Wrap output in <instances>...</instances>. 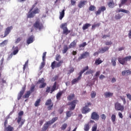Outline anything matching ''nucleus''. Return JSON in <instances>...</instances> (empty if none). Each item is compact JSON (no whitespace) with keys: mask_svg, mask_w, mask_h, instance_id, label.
Masks as SVG:
<instances>
[{"mask_svg":"<svg viewBox=\"0 0 131 131\" xmlns=\"http://www.w3.org/2000/svg\"><path fill=\"white\" fill-rule=\"evenodd\" d=\"M94 73V71L92 70H89V71L86 72L84 74V75H89V74H93Z\"/></svg>","mask_w":131,"mask_h":131,"instance_id":"obj_42","label":"nucleus"},{"mask_svg":"<svg viewBox=\"0 0 131 131\" xmlns=\"http://www.w3.org/2000/svg\"><path fill=\"white\" fill-rule=\"evenodd\" d=\"M115 18L116 20H119V19H121V18H122V15L121 16L120 14L119 13L115 15Z\"/></svg>","mask_w":131,"mask_h":131,"instance_id":"obj_44","label":"nucleus"},{"mask_svg":"<svg viewBox=\"0 0 131 131\" xmlns=\"http://www.w3.org/2000/svg\"><path fill=\"white\" fill-rule=\"evenodd\" d=\"M8 43V40H5L2 42L0 43V47H5Z\"/></svg>","mask_w":131,"mask_h":131,"instance_id":"obj_41","label":"nucleus"},{"mask_svg":"<svg viewBox=\"0 0 131 131\" xmlns=\"http://www.w3.org/2000/svg\"><path fill=\"white\" fill-rule=\"evenodd\" d=\"M73 72H74V69L73 68H71L69 70V72L68 73V74L69 75H70L71 73H73Z\"/></svg>","mask_w":131,"mask_h":131,"instance_id":"obj_53","label":"nucleus"},{"mask_svg":"<svg viewBox=\"0 0 131 131\" xmlns=\"http://www.w3.org/2000/svg\"><path fill=\"white\" fill-rule=\"evenodd\" d=\"M77 103H78V100H74L72 102H69L68 105L70 106L69 110H74V109H75V106H76Z\"/></svg>","mask_w":131,"mask_h":131,"instance_id":"obj_9","label":"nucleus"},{"mask_svg":"<svg viewBox=\"0 0 131 131\" xmlns=\"http://www.w3.org/2000/svg\"><path fill=\"white\" fill-rule=\"evenodd\" d=\"M47 85V83H42L41 84L39 85V89H43L44 88H46Z\"/></svg>","mask_w":131,"mask_h":131,"instance_id":"obj_47","label":"nucleus"},{"mask_svg":"<svg viewBox=\"0 0 131 131\" xmlns=\"http://www.w3.org/2000/svg\"><path fill=\"white\" fill-rule=\"evenodd\" d=\"M91 24H85L84 25H83V27H82V29L83 30H86V29H89V27H91Z\"/></svg>","mask_w":131,"mask_h":131,"instance_id":"obj_25","label":"nucleus"},{"mask_svg":"<svg viewBox=\"0 0 131 131\" xmlns=\"http://www.w3.org/2000/svg\"><path fill=\"white\" fill-rule=\"evenodd\" d=\"M27 65H28V60H27L24 65L23 70H25V69H26V66H27Z\"/></svg>","mask_w":131,"mask_h":131,"instance_id":"obj_63","label":"nucleus"},{"mask_svg":"<svg viewBox=\"0 0 131 131\" xmlns=\"http://www.w3.org/2000/svg\"><path fill=\"white\" fill-rule=\"evenodd\" d=\"M86 70H89V66H86L84 67L82 70L80 71V72L79 73V76L77 78H75L72 80V84L73 85V84H75V83H77L80 79H81V76H82V74L84 73Z\"/></svg>","mask_w":131,"mask_h":131,"instance_id":"obj_1","label":"nucleus"},{"mask_svg":"<svg viewBox=\"0 0 131 131\" xmlns=\"http://www.w3.org/2000/svg\"><path fill=\"white\" fill-rule=\"evenodd\" d=\"M115 109L116 111H121L123 112L124 110V106L121 105V103L119 102H116L115 103Z\"/></svg>","mask_w":131,"mask_h":131,"instance_id":"obj_8","label":"nucleus"},{"mask_svg":"<svg viewBox=\"0 0 131 131\" xmlns=\"http://www.w3.org/2000/svg\"><path fill=\"white\" fill-rule=\"evenodd\" d=\"M45 83V79L43 78H42L41 79H39L37 83V84H39V83Z\"/></svg>","mask_w":131,"mask_h":131,"instance_id":"obj_51","label":"nucleus"},{"mask_svg":"<svg viewBox=\"0 0 131 131\" xmlns=\"http://www.w3.org/2000/svg\"><path fill=\"white\" fill-rule=\"evenodd\" d=\"M51 87L50 86H47L46 88V93H48V94H49V93H51Z\"/></svg>","mask_w":131,"mask_h":131,"instance_id":"obj_59","label":"nucleus"},{"mask_svg":"<svg viewBox=\"0 0 131 131\" xmlns=\"http://www.w3.org/2000/svg\"><path fill=\"white\" fill-rule=\"evenodd\" d=\"M24 114V112L20 111L18 113V116L17 118V123L19 124V127H22V126L24 124L25 122V120H22V116Z\"/></svg>","mask_w":131,"mask_h":131,"instance_id":"obj_3","label":"nucleus"},{"mask_svg":"<svg viewBox=\"0 0 131 131\" xmlns=\"http://www.w3.org/2000/svg\"><path fill=\"white\" fill-rule=\"evenodd\" d=\"M117 60V58L116 57H113L112 58V63L113 64V66H116V61Z\"/></svg>","mask_w":131,"mask_h":131,"instance_id":"obj_34","label":"nucleus"},{"mask_svg":"<svg viewBox=\"0 0 131 131\" xmlns=\"http://www.w3.org/2000/svg\"><path fill=\"white\" fill-rule=\"evenodd\" d=\"M22 40V37H18L15 40V43H19Z\"/></svg>","mask_w":131,"mask_h":131,"instance_id":"obj_57","label":"nucleus"},{"mask_svg":"<svg viewBox=\"0 0 131 131\" xmlns=\"http://www.w3.org/2000/svg\"><path fill=\"white\" fill-rule=\"evenodd\" d=\"M105 46H111L112 45V41H106L105 43Z\"/></svg>","mask_w":131,"mask_h":131,"instance_id":"obj_60","label":"nucleus"},{"mask_svg":"<svg viewBox=\"0 0 131 131\" xmlns=\"http://www.w3.org/2000/svg\"><path fill=\"white\" fill-rule=\"evenodd\" d=\"M90 127H91V123L88 122L87 123H85L84 125L83 129H84V131H89Z\"/></svg>","mask_w":131,"mask_h":131,"instance_id":"obj_19","label":"nucleus"},{"mask_svg":"<svg viewBox=\"0 0 131 131\" xmlns=\"http://www.w3.org/2000/svg\"><path fill=\"white\" fill-rule=\"evenodd\" d=\"M118 60L120 64H122V65H124V64H125V62H126L125 57L124 58L122 57L118 58Z\"/></svg>","mask_w":131,"mask_h":131,"instance_id":"obj_20","label":"nucleus"},{"mask_svg":"<svg viewBox=\"0 0 131 131\" xmlns=\"http://www.w3.org/2000/svg\"><path fill=\"white\" fill-rule=\"evenodd\" d=\"M77 43V40H75L73 42H72L69 45V49H71L72 48H75L76 47V43Z\"/></svg>","mask_w":131,"mask_h":131,"instance_id":"obj_23","label":"nucleus"},{"mask_svg":"<svg viewBox=\"0 0 131 131\" xmlns=\"http://www.w3.org/2000/svg\"><path fill=\"white\" fill-rule=\"evenodd\" d=\"M101 63H103V60H100V58L96 59L95 62V64L96 66L100 65V64H101Z\"/></svg>","mask_w":131,"mask_h":131,"instance_id":"obj_30","label":"nucleus"},{"mask_svg":"<svg viewBox=\"0 0 131 131\" xmlns=\"http://www.w3.org/2000/svg\"><path fill=\"white\" fill-rule=\"evenodd\" d=\"M31 94V93L30 92V91H27L26 94H25L24 95V98H25V99L29 98Z\"/></svg>","mask_w":131,"mask_h":131,"instance_id":"obj_40","label":"nucleus"},{"mask_svg":"<svg viewBox=\"0 0 131 131\" xmlns=\"http://www.w3.org/2000/svg\"><path fill=\"white\" fill-rule=\"evenodd\" d=\"M76 4V1L74 0H71V5L72 6H75Z\"/></svg>","mask_w":131,"mask_h":131,"instance_id":"obj_64","label":"nucleus"},{"mask_svg":"<svg viewBox=\"0 0 131 131\" xmlns=\"http://www.w3.org/2000/svg\"><path fill=\"white\" fill-rule=\"evenodd\" d=\"M86 3H88V1H81L80 3L78 4V7H79L80 9H81V8L85 6Z\"/></svg>","mask_w":131,"mask_h":131,"instance_id":"obj_18","label":"nucleus"},{"mask_svg":"<svg viewBox=\"0 0 131 131\" xmlns=\"http://www.w3.org/2000/svg\"><path fill=\"white\" fill-rule=\"evenodd\" d=\"M62 95H63V91H60L56 94V99L57 100H59L60 98L62 96Z\"/></svg>","mask_w":131,"mask_h":131,"instance_id":"obj_31","label":"nucleus"},{"mask_svg":"<svg viewBox=\"0 0 131 131\" xmlns=\"http://www.w3.org/2000/svg\"><path fill=\"white\" fill-rule=\"evenodd\" d=\"M125 59H126V62H127V61H130L131 56H126L125 57Z\"/></svg>","mask_w":131,"mask_h":131,"instance_id":"obj_62","label":"nucleus"},{"mask_svg":"<svg viewBox=\"0 0 131 131\" xmlns=\"http://www.w3.org/2000/svg\"><path fill=\"white\" fill-rule=\"evenodd\" d=\"M46 61H43L42 60V62L41 63V65L39 67V69L40 70H41V69H42V68H43V67H45V65H46Z\"/></svg>","mask_w":131,"mask_h":131,"instance_id":"obj_43","label":"nucleus"},{"mask_svg":"<svg viewBox=\"0 0 131 131\" xmlns=\"http://www.w3.org/2000/svg\"><path fill=\"white\" fill-rule=\"evenodd\" d=\"M88 57H90V53L88 51L84 52L80 54V56L78 57V60L80 61V60H82V59H85L88 58Z\"/></svg>","mask_w":131,"mask_h":131,"instance_id":"obj_10","label":"nucleus"},{"mask_svg":"<svg viewBox=\"0 0 131 131\" xmlns=\"http://www.w3.org/2000/svg\"><path fill=\"white\" fill-rule=\"evenodd\" d=\"M96 92L93 91L91 92V96L92 99H94L96 97Z\"/></svg>","mask_w":131,"mask_h":131,"instance_id":"obj_54","label":"nucleus"},{"mask_svg":"<svg viewBox=\"0 0 131 131\" xmlns=\"http://www.w3.org/2000/svg\"><path fill=\"white\" fill-rule=\"evenodd\" d=\"M109 8H112L114 7V1H113V0L111 2H110L108 4H107Z\"/></svg>","mask_w":131,"mask_h":131,"instance_id":"obj_36","label":"nucleus"},{"mask_svg":"<svg viewBox=\"0 0 131 131\" xmlns=\"http://www.w3.org/2000/svg\"><path fill=\"white\" fill-rule=\"evenodd\" d=\"M45 105L46 106H48V110H52L53 107L54 106V103L52 102V99L47 100L45 103Z\"/></svg>","mask_w":131,"mask_h":131,"instance_id":"obj_12","label":"nucleus"},{"mask_svg":"<svg viewBox=\"0 0 131 131\" xmlns=\"http://www.w3.org/2000/svg\"><path fill=\"white\" fill-rule=\"evenodd\" d=\"M97 127L98 125L97 124H95L94 126L92 127V131H97Z\"/></svg>","mask_w":131,"mask_h":131,"instance_id":"obj_52","label":"nucleus"},{"mask_svg":"<svg viewBox=\"0 0 131 131\" xmlns=\"http://www.w3.org/2000/svg\"><path fill=\"white\" fill-rule=\"evenodd\" d=\"M120 12H122V13H125V14H129L130 13L129 11L122 9H120L118 10L119 13H120Z\"/></svg>","mask_w":131,"mask_h":131,"instance_id":"obj_35","label":"nucleus"},{"mask_svg":"<svg viewBox=\"0 0 131 131\" xmlns=\"http://www.w3.org/2000/svg\"><path fill=\"white\" fill-rule=\"evenodd\" d=\"M34 89H35V85L32 84L31 86L30 90L28 91L29 92H31V94L34 92Z\"/></svg>","mask_w":131,"mask_h":131,"instance_id":"obj_39","label":"nucleus"},{"mask_svg":"<svg viewBox=\"0 0 131 131\" xmlns=\"http://www.w3.org/2000/svg\"><path fill=\"white\" fill-rule=\"evenodd\" d=\"M56 88H57V82H55L50 91V94H53V92H55L56 90H58V89H56Z\"/></svg>","mask_w":131,"mask_h":131,"instance_id":"obj_22","label":"nucleus"},{"mask_svg":"<svg viewBox=\"0 0 131 131\" xmlns=\"http://www.w3.org/2000/svg\"><path fill=\"white\" fill-rule=\"evenodd\" d=\"M64 16H65V10L63 9L62 10L61 12H60L59 19L60 20H62L63 18H64Z\"/></svg>","mask_w":131,"mask_h":131,"instance_id":"obj_28","label":"nucleus"},{"mask_svg":"<svg viewBox=\"0 0 131 131\" xmlns=\"http://www.w3.org/2000/svg\"><path fill=\"white\" fill-rule=\"evenodd\" d=\"M41 101V100L40 99V98L38 99L34 103L35 107H38V106H39V104H40Z\"/></svg>","mask_w":131,"mask_h":131,"instance_id":"obj_33","label":"nucleus"},{"mask_svg":"<svg viewBox=\"0 0 131 131\" xmlns=\"http://www.w3.org/2000/svg\"><path fill=\"white\" fill-rule=\"evenodd\" d=\"M60 59H61V55H59V54H57L56 55V61H60L59 60Z\"/></svg>","mask_w":131,"mask_h":131,"instance_id":"obj_58","label":"nucleus"},{"mask_svg":"<svg viewBox=\"0 0 131 131\" xmlns=\"http://www.w3.org/2000/svg\"><path fill=\"white\" fill-rule=\"evenodd\" d=\"M88 44L86 42H84L81 44L79 45V48L80 49L81 48H84Z\"/></svg>","mask_w":131,"mask_h":131,"instance_id":"obj_46","label":"nucleus"},{"mask_svg":"<svg viewBox=\"0 0 131 131\" xmlns=\"http://www.w3.org/2000/svg\"><path fill=\"white\" fill-rule=\"evenodd\" d=\"M34 38L33 37V36H30L27 40V43H28V45H30V43H32V42H33V39Z\"/></svg>","mask_w":131,"mask_h":131,"instance_id":"obj_26","label":"nucleus"},{"mask_svg":"<svg viewBox=\"0 0 131 131\" xmlns=\"http://www.w3.org/2000/svg\"><path fill=\"white\" fill-rule=\"evenodd\" d=\"M33 27L35 29H38V30H41L43 29V25L40 23V19H37L33 24Z\"/></svg>","mask_w":131,"mask_h":131,"instance_id":"obj_4","label":"nucleus"},{"mask_svg":"<svg viewBox=\"0 0 131 131\" xmlns=\"http://www.w3.org/2000/svg\"><path fill=\"white\" fill-rule=\"evenodd\" d=\"M26 90V84H25L22 88L21 90L18 94V95H17L18 101H19L21 99V98H22V96H23V95L24 94V93H25Z\"/></svg>","mask_w":131,"mask_h":131,"instance_id":"obj_11","label":"nucleus"},{"mask_svg":"<svg viewBox=\"0 0 131 131\" xmlns=\"http://www.w3.org/2000/svg\"><path fill=\"white\" fill-rule=\"evenodd\" d=\"M12 29V27H9L6 29L4 33V36L3 37H6L8 36V35L11 32V30Z\"/></svg>","mask_w":131,"mask_h":131,"instance_id":"obj_16","label":"nucleus"},{"mask_svg":"<svg viewBox=\"0 0 131 131\" xmlns=\"http://www.w3.org/2000/svg\"><path fill=\"white\" fill-rule=\"evenodd\" d=\"M60 27L61 29L63 30V34L67 35L68 34H69L70 32H71L70 30H68V28H67V23H66L62 24Z\"/></svg>","mask_w":131,"mask_h":131,"instance_id":"obj_5","label":"nucleus"},{"mask_svg":"<svg viewBox=\"0 0 131 131\" xmlns=\"http://www.w3.org/2000/svg\"><path fill=\"white\" fill-rule=\"evenodd\" d=\"M47 55V52H44L42 54V61H46V56Z\"/></svg>","mask_w":131,"mask_h":131,"instance_id":"obj_61","label":"nucleus"},{"mask_svg":"<svg viewBox=\"0 0 131 131\" xmlns=\"http://www.w3.org/2000/svg\"><path fill=\"white\" fill-rule=\"evenodd\" d=\"M67 128V123H64L61 126V129H62V130H65V129H66Z\"/></svg>","mask_w":131,"mask_h":131,"instance_id":"obj_45","label":"nucleus"},{"mask_svg":"<svg viewBox=\"0 0 131 131\" xmlns=\"http://www.w3.org/2000/svg\"><path fill=\"white\" fill-rule=\"evenodd\" d=\"M67 117H71V115L73 114L71 111H68L66 112Z\"/></svg>","mask_w":131,"mask_h":131,"instance_id":"obj_48","label":"nucleus"},{"mask_svg":"<svg viewBox=\"0 0 131 131\" xmlns=\"http://www.w3.org/2000/svg\"><path fill=\"white\" fill-rule=\"evenodd\" d=\"M92 105L91 102H88L87 104H85V106H83L81 109V112L82 114H86V113H89V112H91V108L89 107Z\"/></svg>","mask_w":131,"mask_h":131,"instance_id":"obj_7","label":"nucleus"},{"mask_svg":"<svg viewBox=\"0 0 131 131\" xmlns=\"http://www.w3.org/2000/svg\"><path fill=\"white\" fill-rule=\"evenodd\" d=\"M120 99H121V100H122L124 105H125L126 104V100H125V98H124V97L120 96Z\"/></svg>","mask_w":131,"mask_h":131,"instance_id":"obj_49","label":"nucleus"},{"mask_svg":"<svg viewBox=\"0 0 131 131\" xmlns=\"http://www.w3.org/2000/svg\"><path fill=\"white\" fill-rule=\"evenodd\" d=\"M108 50H109V48L105 47L104 48H101V49L100 50V52L103 54V53H105V52H107Z\"/></svg>","mask_w":131,"mask_h":131,"instance_id":"obj_37","label":"nucleus"},{"mask_svg":"<svg viewBox=\"0 0 131 131\" xmlns=\"http://www.w3.org/2000/svg\"><path fill=\"white\" fill-rule=\"evenodd\" d=\"M131 71L130 70H126L122 72V75L124 76L125 75H130Z\"/></svg>","mask_w":131,"mask_h":131,"instance_id":"obj_21","label":"nucleus"},{"mask_svg":"<svg viewBox=\"0 0 131 131\" xmlns=\"http://www.w3.org/2000/svg\"><path fill=\"white\" fill-rule=\"evenodd\" d=\"M106 11V7L105 6H101L98 8V11L95 12V14L96 16H98V15H100L101 13H104Z\"/></svg>","mask_w":131,"mask_h":131,"instance_id":"obj_13","label":"nucleus"},{"mask_svg":"<svg viewBox=\"0 0 131 131\" xmlns=\"http://www.w3.org/2000/svg\"><path fill=\"white\" fill-rule=\"evenodd\" d=\"M64 63V61L63 60H60L58 62H57L56 61H54L51 63V68L52 69H55V68H59V67H61L62 66V64Z\"/></svg>","mask_w":131,"mask_h":131,"instance_id":"obj_6","label":"nucleus"},{"mask_svg":"<svg viewBox=\"0 0 131 131\" xmlns=\"http://www.w3.org/2000/svg\"><path fill=\"white\" fill-rule=\"evenodd\" d=\"M12 50H13V51L12 53L14 55V56H15V55L17 54L18 53H19V48L18 47V46H13L12 47Z\"/></svg>","mask_w":131,"mask_h":131,"instance_id":"obj_17","label":"nucleus"},{"mask_svg":"<svg viewBox=\"0 0 131 131\" xmlns=\"http://www.w3.org/2000/svg\"><path fill=\"white\" fill-rule=\"evenodd\" d=\"M113 96V93H111L110 92H106L104 93V97L105 98H110V97H112Z\"/></svg>","mask_w":131,"mask_h":131,"instance_id":"obj_24","label":"nucleus"},{"mask_svg":"<svg viewBox=\"0 0 131 131\" xmlns=\"http://www.w3.org/2000/svg\"><path fill=\"white\" fill-rule=\"evenodd\" d=\"M100 117L103 121H105L106 120V115H105V114H102Z\"/></svg>","mask_w":131,"mask_h":131,"instance_id":"obj_55","label":"nucleus"},{"mask_svg":"<svg viewBox=\"0 0 131 131\" xmlns=\"http://www.w3.org/2000/svg\"><path fill=\"white\" fill-rule=\"evenodd\" d=\"M5 129L7 131H13L14 130V127H12L11 125H8V127H5Z\"/></svg>","mask_w":131,"mask_h":131,"instance_id":"obj_38","label":"nucleus"},{"mask_svg":"<svg viewBox=\"0 0 131 131\" xmlns=\"http://www.w3.org/2000/svg\"><path fill=\"white\" fill-rule=\"evenodd\" d=\"M34 8V5H33L32 8L30 9L29 12L27 14V18H34V16H35L34 15V13H33L32 10Z\"/></svg>","mask_w":131,"mask_h":131,"instance_id":"obj_15","label":"nucleus"},{"mask_svg":"<svg viewBox=\"0 0 131 131\" xmlns=\"http://www.w3.org/2000/svg\"><path fill=\"white\" fill-rule=\"evenodd\" d=\"M91 118L92 119H93V120H99L100 116H99V114H98L97 112H94L91 114Z\"/></svg>","mask_w":131,"mask_h":131,"instance_id":"obj_14","label":"nucleus"},{"mask_svg":"<svg viewBox=\"0 0 131 131\" xmlns=\"http://www.w3.org/2000/svg\"><path fill=\"white\" fill-rule=\"evenodd\" d=\"M75 98V95L74 94H71L67 97V99L68 101H71V100H73Z\"/></svg>","mask_w":131,"mask_h":131,"instance_id":"obj_27","label":"nucleus"},{"mask_svg":"<svg viewBox=\"0 0 131 131\" xmlns=\"http://www.w3.org/2000/svg\"><path fill=\"white\" fill-rule=\"evenodd\" d=\"M56 120H58V117L53 118L51 121L46 122L42 127L41 131H46L50 125H52Z\"/></svg>","mask_w":131,"mask_h":131,"instance_id":"obj_2","label":"nucleus"},{"mask_svg":"<svg viewBox=\"0 0 131 131\" xmlns=\"http://www.w3.org/2000/svg\"><path fill=\"white\" fill-rule=\"evenodd\" d=\"M32 12H33L34 15H35V14H38V13H39V9H38V8H37L36 9H35Z\"/></svg>","mask_w":131,"mask_h":131,"instance_id":"obj_56","label":"nucleus"},{"mask_svg":"<svg viewBox=\"0 0 131 131\" xmlns=\"http://www.w3.org/2000/svg\"><path fill=\"white\" fill-rule=\"evenodd\" d=\"M69 50V48L67 45H65L63 46V49L62 50V54H66L67 53V51Z\"/></svg>","mask_w":131,"mask_h":131,"instance_id":"obj_29","label":"nucleus"},{"mask_svg":"<svg viewBox=\"0 0 131 131\" xmlns=\"http://www.w3.org/2000/svg\"><path fill=\"white\" fill-rule=\"evenodd\" d=\"M111 119L113 123L114 124H115V123H116V122H115V121L116 120V115L113 114L111 117Z\"/></svg>","mask_w":131,"mask_h":131,"instance_id":"obj_32","label":"nucleus"},{"mask_svg":"<svg viewBox=\"0 0 131 131\" xmlns=\"http://www.w3.org/2000/svg\"><path fill=\"white\" fill-rule=\"evenodd\" d=\"M89 11H95L96 10V7L93 5H91L89 8Z\"/></svg>","mask_w":131,"mask_h":131,"instance_id":"obj_50","label":"nucleus"}]
</instances>
